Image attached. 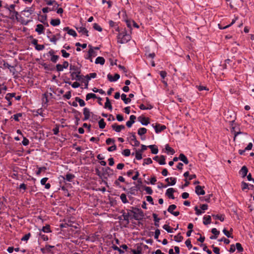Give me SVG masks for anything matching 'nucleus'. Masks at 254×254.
Returning a JSON list of instances; mask_svg holds the SVG:
<instances>
[{
	"label": "nucleus",
	"mask_w": 254,
	"mask_h": 254,
	"mask_svg": "<svg viewBox=\"0 0 254 254\" xmlns=\"http://www.w3.org/2000/svg\"><path fill=\"white\" fill-rule=\"evenodd\" d=\"M117 39L118 43L120 44H125L129 42L131 39V36L129 34L127 33L126 28H121L120 33H118Z\"/></svg>",
	"instance_id": "1"
},
{
	"label": "nucleus",
	"mask_w": 254,
	"mask_h": 254,
	"mask_svg": "<svg viewBox=\"0 0 254 254\" xmlns=\"http://www.w3.org/2000/svg\"><path fill=\"white\" fill-rule=\"evenodd\" d=\"M102 171L103 174V178L104 179V180H103V182L106 185L107 187H108L107 182L105 180H107V177H106L105 175H107L109 177L113 175V170L109 167H106L105 168L102 167Z\"/></svg>",
	"instance_id": "2"
},
{
	"label": "nucleus",
	"mask_w": 254,
	"mask_h": 254,
	"mask_svg": "<svg viewBox=\"0 0 254 254\" xmlns=\"http://www.w3.org/2000/svg\"><path fill=\"white\" fill-rule=\"evenodd\" d=\"M226 117L227 121L229 122L230 126H233L236 125L235 120H236V113L232 111H228L227 113L225 114Z\"/></svg>",
	"instance_id": "3"
},
{
	"label": "nucleus",
	"mask_w": 254,
	"mask_h": 254,
	"mask_svg": "<svg viewBox=\"0 0 254 254\" xmlns=\"http://www.w3.org/2000/svg\"><path fill=\"white\" fill-rule=\"evenodd\" d=\"M131 213H133V215L132 217H130L131 219L133 218L135 220L141 221L143 219L144 216V212L140 208L137 212H136L134 211H131Z\"/></svg>",
	"instance_id": "4"
},
{
	"label": "nucleus",
	"mask_w": 254,
	"mask_h": 254,
	"mask_svg": "<svg viewBox=\"0 0 254 254\" xmlns=\"http://www.w3.org/2000/svg\"><path fill=\"white\" fill-rule=\"evenodd\" d=\"M55 53L56 52L54 50L51 49L48 53L44 54L43 57H45L46 55L47 56H51L50 61L53 63H56L59 60L60 57L58 55H55Z\"/></svg>",
	"instance_id": "5"
},
{
	"label": "nucleus",
	"mask_w": 254,
	"mask_h": 254,
	"mask_svg": "<svg viewBox=\"0 0 254 254\" xmlns=\"http://www.w3.org/2000/svg\"><path fill=\"white\" fill-rule=\"evenodd\" d=\"M152 126L154 128L156 133H159L166 129V126L159 123H156L155 125L153 124H152Z\"/></svg>",
	"instance_id": "6"
},
{
	"label": "nucleus",
	"mask_w": 254,
	"mask_h": 254,
	"mask_svg": "<svg viewBox=\"0 0 254 254\" xmlns=\"http://www.w3.org/2000/svg\"><path fill=\"white\" fill-rule=\"evenodd\" d=\"M75 175L72 174L67 173L65 175V177L63 176H60L59 178H62V181L64 182V183H65V181H67L68 182H72V180L75 178Z\"/></svg>",
	"instance_id": "7"
},
{
	"label": "nucleus",
	"mask_w": 254,
	"mask_h": 254,
	"mask_svg": "<svg viewBox=\"0 0 254 254\" xmlns=\"http://www.w3.org/2000/svg\"><path fill=\"white\" fill-rule=\"evenodd\" d=\"M137 120L143 126H147L150 124V119L143 115L138 117Z\"/></svg>",
	"instance_id": "8"
},
{
	"label": "nucleus",
	"mask_w": 254,
	"mask_h": 254,
	"mask_svg": "<svg viewBox=\"0 0 254 254\" xmlns=\"http://www.w3.org/2000/svg\"><path fill=\"white\" fill-rule=\"evenodd\" d=\"M44 68V69L49 71H54L55 70V67L54 64H47L46 63H39Z\"/></svg>",
	"instance_id": "9"
},
{
	"label": "nucleus",
	"mask_w": 254,
	"mask_h": 254,
	"mask_svg": "<svg viewBox=\"0 0 254 254\" xmlns=\"http://www.w3.org/2000/svg\"><path fill=\"white\" fill-rule=\"evenodd\" d=\"M40 251L43 254H52L51 248H49V244L46 243L45 247L41 248Z\"/></svg>",
	"instance_id": "10"
},
{
	"label": "nucleus",
	"mask_w": 254,
	"mask_h": 254,
	"mask_svg": "<svg viewBox=\"0 0 254 254\" xmlns=\"http://www.w3.org/2000/svg\"><path fill=\"white\" fill-rule=\"evenodd\" d=\"M176 190L174 188H169L167 190L165 195L168 197V198L170 199H175V196L174 195V193L176 192Z\"/></svg>",
	"instance_id": "11"
},
{
	"label": "nucleus",
	"mask_w": 254,
	"mask_h": 254,
	"mask_svg": "<svg viewBox=\"0 0 254 254\" xmlns=\"http://www.w3.org/2000/svg\"><path fill=\"white\" fill-rule=\"evenodd\" d=\"M204 188V186H201L197 185L195 188V192L198 195H204L205 192L203 189Z\"/></svg>",
	"instance_id": "12"
},
{
	"label": "nucleus",
	"mask_w": 254,
	"mask_h": 254,
	"mask_svg": "<svg viewBox=\"0 0 254 254\" xmlns=\"http://www.w3.org/2000/svg\"><path fill=\"white\" fill-rule=\"evenodd\" d=\"M111 127L112 129L117 132H120L122 129H124L125 128V126L124 125H119L116 123L112 125Z\"/></svg>",
	"instance_id": "13"
},
{
	"label": "nucleus",
	"mask_w": 254,
	"mask_h": 254,
	"mask_svg": "<svg viewBox=\"0 0 254 254\" xmlns=\"http://www.w3.org/2000/svg\"><path fill=\"white\" fill-rule=\"evenodd\" d=\"M120 77V75L118 73H115L114 76L112 74L109 73L107 75V78L110 82H115L117 81Z\"/></svg>",
	"instance_id": "14"
},
{
	"label": "nucleus",
	"mask_w": 254,
	"mask_h": 254,
	"mask_svg": "<svg viewBox=\"0 0 254 254\" xmlns=\"http://www.w3.org/2000/svg\"><path fill=\"white\" fill-rule=\"evenodd\" d=\"M248 173V169L246 166H243L239 171V174L243 178H245Z\"/></svg>",
	"instance_id": "15"
},
{
	"label": "nucleus",
	"mask_w": 254,
	"mask_h": 254,
	"mask_svg": "<svg viewBox=\"0 0 254 254\" xmlns=\"http://www.w3.org/2000/svg\"><path fill=\"white\" fill-rule=\"evenodd\" d=\"M44 26L41 24H38L36 25L35 31L38 33L39 35L44 33L45 31Z\"/></svg>",
	"instance_id": "16"
},
{
	"label": "nucleus",
	"mask_w": 254,
	"mask_h": 254,
	"mask_svg": "<svg viewBox=\"0 0 254 254\" xmlns=\"http://www.w3.org/2000/svg\"><path fill=\"white\" fill-rule=\"evenodd\" d=\"M64 82L65 83L68 84L69 85H71L72 87H73L74 88H78V87H79L80 86V83L79 82H78L77 81L74 82L73 83H72L69 81V78H67V80H64Z\"/></svg>",
	"instance_id": "17"
},
{
	"label": "nucleus",
	"mask_w": 254,
	"mask_h": 254,
	"mask_svg": "<svg viewBox=\"0 0 254 254\" xmlns=\"http://www.w3.org/2000/svg\"><path fill=\"white\" fill-rule=\"evenodd\" d=\"M69 70H73L74 72H75V73L77 74H81V70L80 69V67H78L75 65L70 64L69 66Z\"/></svg>",
	"instance_id": "18"
},
{
	"label": "nucleus",
	"mask_w": 254,
	"mask_h": 254,
	"mask_svg": "<svg viewBox=\"0 0 254 254\" xmlns=\"http://www.w3.org/2000/svg\"><path fill=\"white\" fill-rule=\"evenodd\" d=\"M75 28L78 31V32H79V33L81 32L83 34H84L85 36H86L87 37L89 36L88 31L85 27H83V26H81L80 27H75Z\"/></svg>",
	"instance_id": "19"
},
{
	"label": "nucleus",
	"mask_w": 254,
	"mask_h": 254,
	"mask_svg": "<svg viewBox=\"0 0 254 254\" xmlns=\"http://www.w3.org/2000/svg\"><path fill=\"white\" fill-rule=\"evenodd\" d=\"M211 216L215 220H219L221 222H223L225 219V215L222 214H212Z\"/></svg>",
	"instance_id": "20"
},
{
	"label": "nucleus",
	"mask_w": 254,
	"mask_h": 254,
	"mask_svg": "<svg viewBox=\"0 0 254 254\" xmlns=\"http://www.w3.org/2000/svg\"><path fill=\"white\" fill-rule=\"evenodd\" d=\"M147 131V129L145 127H140L138 129L137 133L141 136V139L142 140L145 139V138L143 137L142 136L146 133Z\"/></svg>",
	"instance_id": "21"
},
{
	"label": "nucleus",
	"mask_w": 254,
	"mask_h": 254,
	"mask_svg": "<svg viewBox=\"0 0 254 254\" xmlns=\"http://www.w3.org/2000/svg\"><path fill=\"white\" fill-rule=\"evenodd\" d=\"M106 102L104 105V108L108 109L110 111L112 110V106L110 99L108 97L106 98Z\"/></svg>",
	"instance_id": "22"
},
{
	"label": "nucleus",
	"mask_w": 254,
	"mask_h": 254,
	"mask_svg": "<svg viewBox=\"0 0 254 254\" xmlns=\"http://www.w3.org/2000/svg\"><path fill=\"white\" fill-rule=\"evenodd\" d=\"M213 196V194H209L208 195H207L205 196H201L199 197V200L201 201H205L206 202L209 203L210 202V198L211 197Z\"/></svg>",
	"instance_id": "23"
},
{
	"label": "nucleus",
	"mask_w": 254,
	"mask_h": 254,
	"mask_svg": "<svg viewBox=\"0 0 254 254\" xmlns=\"http://www.w3.org/2000/svg\"><path fill=\"white\" fill-rule=\"evenodd\" d=\"M203 219V223L205 225H208L211 223V217L210 215H205Z\"/></svg>",
	"instance_id": "24"
},
{
	"label": "nucleus",
	"mask_w": 254,
	"mask_h": 254,
	"mask_svg": "<svg viewBox=\"0 0 254 254\" xmlns=\"http://www.w3.org/2000/svg\"><path fill=\"white\" fill-rule=\"evenodd\" d=\"M148 148L151 149V153L153 154H157L158 152V148L156 145H150L148 146Z\"/></svg>",
	"instance_id": "25"
},
{
	"label": "nucleus",
	"mask_w": 254,
	"mask_h": 254,
	"mask_svg": "<svg viewBox=\"0 0 254 254\" xmlns=\"http://www.w3.org/2000/svg\"><path fill=\"white\" fill-rule=\"evenodd\" d=\"M152 216L153 217V220L154 221V225L157 227H159V221L161 220V219L158 218L157 214L156 213H153L152 214Z\"/></svg>",
	"instance_id": "26"
},
{
	"label": "nucleus",
	"mask_w": 254,
	"mask_h": 254,
	"mask_svg": "<svg viewBox=\"0 0 254 254\" xmlns=\"http://www.w3.org/2000/svg\"><path fill=\"white\" fill-rule=\"evenodd\" d=\"M179 160L184 162L185 164H188L189 163V160L187 156L183 153H181L180 154V158Z\"/></svg>",
	"instance_id": "27"
},
{
	"label": "nucleus",
	"mask_w": 254,
	"mask_h": 254,
	"mask_svg": "<svg viewBox=\"0 0 254 254\" xmlns=\"http://www.w3.org/2000/svg\"><path fill=\"white\" fill-rule=\"evenodd\" d=\"M132 254H141L142 249L141 246H137L136 250L130 249Z\"/></svg>",
	"instance_id": "28"
},
{
	"label": "nucleus",
	"mask_w": 254,
	"mask_h": 254,
	"mask_svg": "<svg viewBox=\"0 0 254 254\" xmlns=\"http://www.w3.org/2000/svg\"><path fill=\"white\" fill-rule=\"evenodd\" d=\"M105 60L104 58L102 57H98L96 60L95 63L96 64H100L101 65H103L105 64Z\"/></svg>",
	"instance_id": "29"
},
{
	"label": "nucleus",
	"mask_w": 254,
	"mask_h": 254,
	"mask_svg": "<svg viewBox=\"0 0 254 254\" xmlns=\"http://www.w3.org/2000/svg\"><path fill=\"white\" fill-rule=\"evenodd\" d=\"M61 20L59 18L52 19L50 21V24L53 26H57L60 24Z\"/></svg>",
	"instance_id": "30"
},
{
	"label": "nucleus",
	"mask_w": 254,
	"mask_h": 254,
	"mask_svg": "<svg viewBox=\"0 0 254 254\" xmlns=\"http://www.w3.org/2000/svg\"><path fill=\"white\" fill-rule=\"evenodd\" d=\"M165 149L168 154L170 153L171 155H173L175 153L174 149L170 147L169 144H166L165 145Z\"/></svg>",
	"instance_id": "31"
},
{
	"label": "nucleus",
	"mask_w": 254,
	"mask_h": 254,
	"mask_svg": "<svg viewBox=\"0 0 254 254\" xmlns=\"http://www.w3.org/2000/svg\"><path fill=\"white\" fill-rule=\"evenodd\" d=\"M121 99L126 104L130 103L131 101V99L129 98H127V95L124 93L121 95Z\"/></svg>",
	"instance_id": "32"
},
{
	"label": "nucleus",
	"mask_w": 254,
	"mask_h": 254,
	"mask_svg": "<svg viewBox=\"0 0 254 254\" xmlns=\"http://www.w3.org/2000/svg\"><path fill=\"white\" fill-rule=\"evenodd\" d=\"M40 231L44 233H50L52 232L50 225L49 224H46L45 226H43Z\"/></svg>",
	"instance_id": "33"
},
{
	"label": "nucleus",
	"mask_w": 254,
	"mask_h": 254,
	"mask_svg": "<svg viewBox=\"0 0 254 254\" xmlns=\"http://www.w3.org/2000/svg\"><path fill=\"white\" fill-rule=\"evenodd\" d=\"M174 240L177 242H181L183 241L184 238L181 235V233H179L177 235H176L174 237Z\"/></svg>",
	"instance_id": "34"
},
{
	"label": "nucleus",
	"mask_w": 254,
	"mask_h": 254,
	"mask_svg": "<svg viewBox=\"0 0 254 254\" xmlns=\"http://www.w3.org/2000/svg\"><path fill=\"white\" fill-rule=\"evenodd\" d=\"M75 100L76 102H78L79 106L80 107H84L85 105V101L83 99L80 98L78 97H76L75 98Z\"/></svg>",
	"instance_id": "35"
},
{
	"label": "nucleus",
	"mask_w": 254,
	"mask_h": 254,
	"mask_svg": "<svg viewBox=\"0 0 254 254\" xmlns=\"http://www.w3.org/2000/svg\"><path fill=\"white\" fill-rule=\"evenodd\" d=\"M91 113L92 112H90V110L86 107L84 108L83 109V114L84 116H87L88 118H90Z\"/></svg>",
	"instance_id": "36"
},
{
	"label": "nucleus",
	"mask_w": 254,
	"mask_h": 254,
	"mask_svg": "<svg viewBox=\"0 0 254 254\" xmlns=\"http://www.w3.org/2000/svg\"><path fill=\"white\" fill-rule=\"evenodd\" d=\"M97 98V96L94 93H88L86 95V100L88 101L90 100V99H96Z\"/></svg>",
	"instance_id": "37"
},
{
	"label": "nucleus",
	"mask_w": 254,
	"mask_h": 254,
	"mask_svg": "<svg viewBox=\"0 0 254 254\" xmlns=\"http://www.w3.org/2000/svg\"><path fill=\"white\" fill-rule=\"evenodd\" d=\"M99 127L100 129H104L106 125L104 119H101L98 122Z\"/></svg>",
	"instance_id": "38"
},
{
	"label": "nucleus",
	"mask_w": 254,
	"mask_h": 254,
	"mask_svg": "<svg viewBox=\"0 0 254 254\" xmlns=\"http://www.w3.org/2000/svg\"><path fill=\"white\" fill-rule=\"evenodd\" d=\"M166 157L163 155L160 156L158 163L161 165H165L166 164Z\"/></svg>",
	"instance_id": "39"
},
{
	"label": "nucleus",
	"mask_w": 254,
	"mask_h": 254,
	"mask_svg": "<svg viewBox=\"0 0 254 254\" xmlns=\"http://www.w3.org/2000/svg\"><path fill=\"white\" fill-rule=\"evenodd\" d=\"M23 113H19L13 115L11 117V118H13L15 121L19 122V117H21L22 116Z\"/></svg>",
	"instance_id": "40"
},
{
	"label": "nucleus",
	"mask_w": 254,
	"mask_h": 254,
	"mask_svg": "<svg viewBox=\"0 0 254 254\" xmlns=\"http://www.w3.org/2000/svg\"><path fill=\"white\" fill-rule=\"evenodd\" d=\"M236 249L237 250L238 252L242 253L244 251V248L240 243H237L235 245Z\"/></svg>",
	"instance_id": "41"
},
{
	"label": "nucleus",
	"mask_w": 254,
	"mask_h": 254,
	"mask_svg": "<svg viewBox=\"0 0 254 254\" xmlns=\"http://www.w3.org/2000/svg\"><path fill=\"white\" fill-rule=\"evenodd\" d=\"M2 62L3 63V66L4 67L9 69L10 71H12L11 68H12L13 70H15V67L13 66L10 65L8 63L5 62L4 60H2Z\"/></svg>",
	"instance_id": "42"
},
{
	"label": "nucleus",
	"mask_w": 254,
	"mask_h": 254,
	"mask_svg": "<svg viewBox=\"0 0 254 254\" xmlns=\"http://www.w3.org/2000/svg\"><path fill=\"white\" fill-rule=\"evenodd\" d=\"M120 198L123 203H127L128 201L127 198V194L125 193H122L120 195Z\"/></svg>",
	"instance_id": "43"
},
{
	"label": "nucleus",
	"mask_w": 254,
	"mask_h": 254,
	"mask_svg": "<svg viewBox=\"0 0 254 254\" xmlns=\"http://www.w3.org/2000/svg\"><path fill=\"white\" fill-rule=\"evenodd\" d=\"M137 191L136 188L132 187L129 189V190L127 191V194L135 195V191Z\"/></svg>",
	"instance_id": "44"
},
{
	"label": "nucleus",
	"mask_w": 254,
	"mask_h": 254,
	"mask_svg": "<svg viewBox=\"0 0 254 254\" xmlns=\"http://www.w3.org/2000/svg\"><path fill=\"white\" fill-rule=\"evenodd\" d=\"M249 186V184L248 183H246L244 181H243L241 183V189L243 191H245L246 190H248Z\"/></svg>",
	"instance_id": "45"
},
{
	"label": "nucleus",
	"mask_w": 254,
	"mask_h": 254,
	"mask_svg": "<svg viewBox=\"0 0 254 254\" xmlns=\"http://www.w3.org/2000/svg\"><path fill=\"white\" fill-rule=\"evenodd\" d=\"M124 217V220L126 221H127V224H129V218L131 216L130 214L129 213H127V214H126L125 212L123 213V214L122 215Z\"/></svg>",
	"instance_id": "46"
},
{
	"label": "nucleus",
	"mask_w": 254,
	"mask_h": 254,
	"mask_svg": "<svg viewBox=\"0 0 254 254\" xmlns=\"http://www.w3.org/2000/svg\"><path fill=\"white\" fill-rule=\"evenodd\" d=\"M43 102H44L45 104H48V103L49 102L48 100V93H45L43 95Z\"/></svg>",
	"instance_id": "47"
},
{
	"label": "nucleus",
	"mask_w": 254,
	"mask_h": 254,
	"mask_svg": "<svg viewBox=\"0 0 254 254\" xmlns=\"http://www.w3.org/2000/svg\"><path fill=\"white\" fill-rule=\"evenodd\" d=\"M88 47L90 48V49L88 51V53H89V55H92L93 57H95L97 55V54L96 52L94 51L92 46L90 45H89Z\"/></svg>",
	"instance_id": "48"
},
{
	"label": "nucleus",
	"mask_w": 254,
	"mask_h": 254,
	"mask_svg": "<svg viewBox=\"0 0 254 254\" xmlns=\"http://www.w3.org/2000/svg\"><path fill=\"white\" fill-rule=\"evenodd\" d=\"M83 77H84V75H80V74L76 73L74 79L78 80V81H81L82 82H84Z\"/></svg>",
	"instance_id": "49"
},
{
	"label": "nucleus",
	"mask_w": 254,
	"mask_h": 254,
	"mask_svg": "<svg viewBox=\"0 0 254 254\" xmlns=\"http://www.w3.org/2000/svg\"><path fill=\"white\" fill-rule=\"evenodd\" d=\"M163 228L167 231L168 233H173V228L170 227L168 225H164L163 226Z\"/></svg>",
	"instance_id": "50"
},
{
	"label": "nucleus",
	"mask_w": 254,
	"mask_h": 254,
	"mask_svg": "<svg viewBox=\"0 0 254 254\" xmlns=\"http://www.w3.org/2000/svg\"><path fill=\"white\" fill-rule=\"evenodd\" d=\"M115 139L112 138H108L106 140V143L107 145H109L112 144H114L115 143Z\"/></svg>",
	"instance_id": "51"
},
{
	"label": "nucleus",
	"mask_w": 254,
	"mask_h": 254,
	"mask_svg": "<svg viewBox=\"0 0 254 254\" xmlns=\"http://www.w3.org/2000/svg\"><path fill=\"white\" fill-rule=\"evenodd\" d=\"M93 28H94V29H95V30H97L99 32H102L103 30L102 28L100 25H99L97 23H96L93 24Z\"/></svg>",
	"instance_id": "52"
},
{
	"label": "nucleus",
	"mask_w": 254,
	"mask_h": 254,
	"mask_svg": "<svg viewBox=\"0 0 254 254\" xmlns=\"http://www.w3.org/2000/svg\"><path fill=\"white\" fill-rule=\"evenodd\" d=\"M60 125L56 124L55 127L53 129V133L55 135H58L59 133V127Z\"/></svg>",
	"instance_id": "53"
},
{
	"label": "nucleus",
	"mask_w": 254,
	"mask_h": 254,
	"mask_svg": "<svg viewBox=\"0 0 254 254\" xmlns=\"http://www.w3.org/2000/svg\"><path fill=\"white\" fill-rule=\"evenodd\" d=\"M223 232L224 234V235L228 238H233V235H231V233H230V232L229 231H228L226 228H224L223 230Z\"/></svg>",
	"instance_id": "54"
},
{
	"label": "nucleus",
	"mask_w": 254,
	"mask_h": 254,
	"mask_svg": "<svg viewBox=\"0 0 254 254\" xmlns=\"http://www.w3.org/2000/svg\"><path fill=\"white\" fill-rule=\"evenodd\" d=\"M71 113L74 114V117L82 116L81 113L74 108H72Z\"/></svg>",
	"instance_id": "55"
},
{
	"label": "nucleus",
	"mask_w": 254,
	"mask_h": 254,
	"mask_svg": "<svg viewBox=\"0 0 254 254\" xmlns=\"http://www.w3.org/2000/svg\"><path fill=\"white\" fill-rule=\"evenodd\" d=\"M177 206L175 204H171L169 205V207L168 208L167 211L172 214V213L174 211V210L176 209Z\"/></svg>",
	"instance_id": "56"
},
{
	"label": "nucleus",
	"mask_w": 254,
	"mask_h": 254,
	"mask_svg": "<svg viewBox=\"0 0 254 254\" xmlns=\"http://www.w3.org/2000/svg\"><path fill=\"white\" fill-rule=\"evenodd\" d=\"M160 234V231L159 229H156L155 232H154V238L157 240V241L159 242H160V240H158L159 236Z\"/></svg>",
	"instance_id": "57"
},
{
	"label": "nucleus",
	"mask_w": 254,
	"mask_h": 254,
	"mask_svg": "<svg viewBox=\"0 0 254 254\" xmlns=\"http://www.w3.org/2000/svg\"><path fill=\"white\" fill-rule=\"evenodd\" d=\"M47 37L50 39V41L51 42H53L54 44H56L58 39H57L56 36H55V35H53L52 38H50L49 35H47Z\"/></svg>",
	"instance_id": "58"
},
{
	"label": "nucleus",
	"mask_w": 254,
	"mask_h": 254,
	"mask_svg": "<svg viewBox=\"0 0 254 254\" xmlns=\"http://www.w3.org/2000/svg\"><path fill=\"white\" fill-rule=\"evenodd\" d=\"M38 170L36 171V174L37 176H39L42 171H45L47 170L46 167H38Z\"/></svg>",
	"instance_id": "59"
},
{
	"label": "nucleus",
	"mask_w": 254,
	"mask_h": 254,
	"mask_svg": "<svg viewBox=\"0 0 254 254\" xmlns=\"http://www.w3.org/2000/svg\"><path fill=\"white\" fill-rule=\"evenodd\" d=\"M122 154L126 157L129 156L131 154L130 149H124L122 151Z\"/></svg>",
	"instance_id": "60"
},
{
	"label": "nucleus",
	"mask_w": 254,
	"mask_h": 254,
	"mask_svg": "<svg viewBox=\"0 0 254 254\" xmlns=\"http://www.w3.org/2000/svg\"><path fill=\"white\" fill-rule=\"evenodd\" d=\"M144 190L146 191V192L147 194H152L153 193V190L152 189L149 187H144Z\"/></svg>",
	"instance_id": "61"
},
{
	"label": "nucleus",
	"mask_w": 254,
	"mask_h": 254,
	"mask_svg": "<svg viewBox=\"0 0 254 254\" xmlns=\"http://www.w3.org/2000/svg\"><path fill=\"white\" fill-rule=\"evenodd\" d=\"M31 237V233H28L25 235H24L22 238L21 239L22 241H27L29 240L30 237Z\"/></svg>",
	"instance_id": "62"
},
{
	"label": "nucleus",
	"mask_w": 254,
	"mask_h": 254,
	"mask_svg": "<svg viewBox=\"0 0 254 254\" xmlns=\"http://www.w3.org/2000/svg\"><path fill=\"white\" fill-rule=\"evenodd\" d=\"M200 246H203V250L205 251L208 254H212V252L209 250L205 244H200Z\"/></svg>",
	"instance_id": "63"
},
{
	"label": "nucleus",
	"mask_w": 254,
	"mask_h": 254,
	"mask_svg": "<svg viewBox=\"0 0 254 254\" xmlns=\"http://www.w3.org/2000/svg\"><path fill=\"white\" fill-rule=\"evenodd\" d=\"M152 163V159L150 158H147L144 159L143 165H148Z\"/></svg>",
	"instance_id": "64"
}]
</instances>
